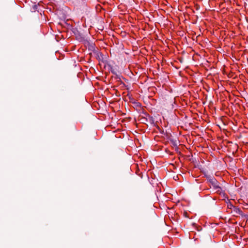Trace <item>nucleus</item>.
I'll return each mask as SVG.
<instances>
[{
	"label": "nucleus",
	"instance_id": "obj_6",
	"mask_svg": "<svg viewBox=\"0 0 248 248\" xmlns=\"http://www.w3.org/2000/svg\"><path fill=\"white\" fill-rule=\"evenodd\" d=\"M207 182L210 184L209 186L211 188L213 187L214 189L219 185V182L214 177L208 178L207 179Z\"/></svg>",
	"mask_w": 248,
	"mask_h": 248
},
{
	"label": "nucleus",
	"instance_id": "obj_10",
	"mask_svg": "<svg viewBox=\"0 0 248 248\" xmlns=\"http://www.w3.org/2000/svg\"><path fill=\"white\" fill-rule=\"evenodd\" d=\"M125 90H126L128 91V88L129 87V83H134V87L136 85L134 81L130 82V81H126L125 80Z\"/></svg>",
	"mask_w": 248,
	"mask_h": 248
},
{
	"label": "nucleus",
	"instance_id": "obj_16",
	"mask_svg": "<svg viewBox=\"0 0 248 248\" xmlns=\"http://www.w3.org/2000/svg\"><path fill=\"white\" fill-rule=\"evenodd\" d=\"M37 6L35 5L33 6V9H37Z\"/></svg>",
	"mask_w": 248,
	"mask_h": 248
},
{
	"label": "nucleus",
	"instance_id": "obj_3",
	"mask_svg": "<svg viewBox=\"0 0 248 248\" xmlns=\"http://www.w3.org/2000/svg\"><path fill=\"white\" fill-rule=\"evenodd\" d=\"M134 83H129V87L128 88V92L126 94V96L128 98V101L127 99H125V102L128 101V103H130L135 100H136L135 95L136 93L134 91Z\"/></svg>",
	"mask_w": 248,
	"mask_h": 248
},
{
	"label": "nucleus",
	"instance_id": "obj_15",
	"mask_svg": "<svg viewBox=\"0 0 248 248\" xmlns=\"http://www.w3.org/2000/svg\"><path fill=\"white\" fill-rule=\"evenodd\" d=\"M131 19H133L132 18L130 17V16L129 15H128V19L130 23H132V22L131 21Z\"/></svg>",
	"mask_w": 248,
	"mask_h": 248
},
{
	"label": "nucleus",
	"instance_id": "obj_12",
	"mask_svg": "<svg viewBox=\"0 0 248 248\" xmlns=\"http://www.w3.org/2000/svg\"><path fill=\"white\" fill-rule=\"evenodd\" d=\"M183 216L185 217H186V218H191V217H189V213L186 211H185L184 212H183Z\"/></svg>",
	"mask_w": 248,
	"mask_h": 248
},
{
	"label": "nucleus",
	"instance_id": "obj_4",
	"mask_svg": "<svg viewBox=\"0 0 248 248\" xmlns=\"http://www.w3.org/2000/svg\"><path fill=\"white\" fill-rule=\"evenodd\" d=\"M111 72L116 75V78L118 79V81H121V78H123V76L122 75V70L120 69L119 66L117 65H115L111 68Z\"/></svg>",
	"mask_w": 248,
	"mask_h": 248
},
{
	"label": "nucleus",
	"instance_id": "obj_2",
	"mask_svg": "<svg viewBox=\"0 0 248 248\" xmlns=\"http://www.w3.org/2000/svg\"><path fill=\"white\" fill-rule=\"evenodd\" d=\"M113 54L115 56L116 60L118 62H120L121 65L123 63V55L124 53V47L123 44L117 46L113 49Z\"/></svg>",
	"mask_w": 248,
	"mask_h": 248
},
{
	"label": "nucleus",
	"instance_id": "obj_1",
	"mask_svg": "<svg viewBox=\"0 0 248 248\" xmlns=\"http://www.w3.org/2000/svg\"><path fill=\"white\" fill-rule=\"evenodd\" d=\"M132 106L140 114H143L146 117H148L149 121L154 123L153 118L150 116L146 111L145 107H143L141 104L137 101V100L130 103Z\"/></svg>",
	"mask_w": 248,
	"mask_h": 248
},
{
	"label": "nucleus",
	"instance_id": "obj_5",
	"mask_svg": "<svg viewBox=\"0 0 248 248\" xmlns=\"http://www.w3.org/2000/svg\"><path fill=\"white\" fill-rule=\"evenodd\" d=\"M232 211L235 214L233 216L237 217L238 215L241 216L242 217H245L248 219V215L243 213L242 211L238 207H233Z\"/></svg>",
	"mask_w": 248,
	"mask_h": 248
},
{
	"label": "nucleus",
	"instance_id": "obj_17",
	"mask_svg": "<svg viewBox=\"0 0 248 248\" xmlns=\"http://www.w3.org/2000/svg\"><path fill=\"white\" fill-rule=\"evenodd\" d=\"M123 138H124V134H123Z\"/></svg>",
	"mask_w": 248,
	"mask_h": 248
},
{
	"label": "nucleus",
	"instance_id": "obj_9",
	"mask_svg": "<svg viewBox=\"0 0 248 248\" xmlns=\"http://www.w3.org/2000/svg\"><path fill=\"white\" fill-rule=\"evenodd\" d=\"M216 190V192L219 195L225 194L224 191L222 189V188L219 186V185L215 189Z\"/></svg>",
	"mask_w": 248,
	"mask_h": 248
},
{
	"label": "nucleus",
	"instance_id": "obj_8",
	"mask_svg": "<svg viewBox=\"0 0 248 248\" xmlns=\"http://www.w3.org/2000/svg\"><path fill=\"white\" fill-rule=\"evenodd\" d=\"M130 169L135 170V173L137 175H139L140 177L142 178L143 174L142 172L140 170L137 164H133L130 167Z\"/></svg>",
	"mask_w": 248,
	"mask_h": 248
},
{
	"label": "nucleus",
	"instance_id": "obj_14",
	"mask_svg": "<svg viewBox=\"0 0 248 248\" xmlns=\"http://www.w3.org/2000/svg\"><path fill=\"white\" fill-rule=\"evenodd\" d=\"M131 119V117H129V116H128V117H125V118H124L125 122L126 121H130Z\"/></svg>",
	"mask_w": 248,
	"mask_h": 248
},
{
	"label": "nucleus",
	"instance_id": "obj_18",
	"mask_svg": "<svg viewBox=\"0 0 248 248\" xmlns=\"http://www.w3.org/2000/svg\"><path fill=\"white\" fill-rule=\"evenodd\" d=\"M124 119L122 120V122H124Z\"/></svg>",
	"mask_w": 248,
	"mask_h": 248
},
{
	"label": "nucleus",
	"instance_id": "obj_7",
	"mask_svg": "<svg viewBox=\"0 0 248 248\" xmlns=\"http://www.w3.org/2000/svg\"><path fill=\"white\" fill-rule=\"evenodd\" d=\"M135 191L134 187L130 184H128L127 186V194L128 197L130 198L132 197Z\"/></svg>",
	"mask_w": 248,
	"mask_h": 248
},
{
	"label": "nucleus",
	"instance_id": "obj_11",
	"mask_svg": "<svg viewBox=\"0 0 248 248\" xmlns=\"http://www.w3.org/2000/svg\"><path fill=\"white\" fill-rule=\"evenodd\" d=\"M140 121L141 123L145 124L146 122H147L148 121V118L146 117L142 116L140 118Z\"/></svg>",
	"mask_w": 248,
	"mask_h": 248
},
{
	"label": "nucleus",
	"instance_id": "obj_13",
	"mask_svg": "<svg viewBox=\"0 0 248 248\" xmlns=\"http://www.w3.org/2000/svg\"><path fill=\"white\" fill-rule=\"evenodd\" d=\"M235 207V206L233 205L231 202H229V203H228V205H227L228 208L232 210H232L233 207Z\"/></svg>",
	"mask_w": 248,
	"mask_h": 248
}]
</instances>
